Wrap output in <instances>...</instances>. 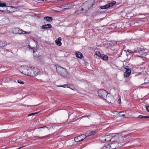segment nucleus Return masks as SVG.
I'll return each instance as SVG.
<instances>
[{"instance_id":"bb28decb","label":"nucleus","mask_w":149,"mask_h":149,"mask_svg":"<svg viewBox=\"0 0 149 149\" xmlns=\"http://www.w3.org/2000/svg\"><path fill=\"white\" fill-rule=\"evenodd\" d=\"M95 54L98 56L100 57L101 54L98 51H96L95 52Z\"/></svg>"},{"instance_id":"412c9836","label":"nucleus","mask_w":149,"mask_h":149,"mask_svg":"<svg viewBox=\"0 0 149 149\" xmlns=\"http://www.w3.org/2000/svg\"><path fill=\"white\" fill-rule=\"evenodd\" d=\"M145 49H144L143 48H138L135 49V50H136V52H139L140 51H141L143 50H145Z\"/></svg>"},{"instance_id":"c9c22d12","label":"nucleus","mask_w":149,"mask_h":149,"mask_svg":"<svg viewBox=\"0 0 149 149\" xmlns=\"http://www.w3.org/2000/svg\"><path fill=\"white\" fill-rule=\"evenodd\" d=\"M118 103L120 104V102H121V99L120 98H119L118 100Z\"/></svg>"},{"instance_id":"2f4dec72","label":"nucleus","mask_w":149,"mask_h":149,"mask_svg":"<svg viewBox=\"0 0 149 149\" xmlns=\"http://www.w3.org/2000/svg\"><path fill=\"white\" fill-rule=\"evenodd\" d=\"M146 107L147 111L148 112H149V106H146Z\"/></svg>"},{"instance_id":"7c9ffc66","label":"nucleus","mask_w":149,"mask_h":149,"mask_svg":"<svg viewBox=\"0 0 149 149\" xmlns=\"http://www.w3.org/2000/svg\"><path fill=\"white\" fill-rule=\"evenodd\" d=\"M17 82L19 83L20 84H24V83L20 80H18Z\"/></svg>"},{"instance_id":"9b49d317","label":"nucleus","mask_w":149,"mask_h":149,"mask_svg":"<svg viewBox=\"0 0 149 149\" xmlns=\"http://www.w3.org/2000/svg\"><path fill=\"white\" fill-rule=\"evenodd\" d=\"M104 140L107 142H112V136L107 135L105 136Z\"/></svg>"},{"instance_id":"6ab92c4d","label":"nucleus","mask_w":149,"mask_h":149,"mask_svg":"<svg viewBox=\"0 0 149 149\" xmlns=\"http://www.w3.org/2000/svg\"><path fill=\"white\" fill-rule=\"evenodd\" d=\"M7 44L5 42H0V48L4 47Z\"/></svg>"},{"instance_id":"c03bdc74","label":"nucleus","mask_w":149,"mask_h":149,"mask_svg":"<svg viewBox=\"0 0 149 149\" xmlns=\"http://www.w3.org/2000/svg\"><path fill=\"white\" fill-rule=\"evenodd\" d=\"M0 10L2 12H3L4 11L3 10H1V9H0Z\"/></svg>"},{"instance_id":"f3484780","label":"nucleus","mask_w":149,"mask_h":149,"mask_svg":"<svg viewBox=\"0 0 149 149\" xmlns=\"http://www.w3.org/2000/svg\"><path fill=\"white\" fill-rule=\"evenodd\" d=\"M44 19L45 20H46L47 21L49 22H51L53 20L52 17L49 16H47L44 17Z\"/></svg>"},{"instance_id":"f8f14e48","label":"nucleus","mask_w":149,"mask_h":149,"mask_svg":"<svg viewBox=\"0 0 149 149\" xmlns=\"http://www.w3.org/2000/svg\"><path fill=\"white\" fill-rule=\"evenodd\" d=\"M52 26L50 24H45L44 25H42V26L41 28L42 29H48L49 28H52Z\"/></svg>"},{"instance_id":"f03ea898","label":"nucleus","mask_w":149,"mask_h":149,"mask_svg":"<svg viewBox=\"0 0 149 149\" xmlns=\"http://www.w3.org/2000/svg\"><path fill=\"white\" fill-rule=\"evenodd\" d=\"M95 0H89L84 3L81 6L85 13L88 10L94 5Z\"/></svg>"},{"instance_id":"cd10ccee","label":"nucleus","mask_w":149,"mask_h":149,"mask_svg":"<svg viewBox=\"0 0 149 149\" xmlns=\"http://www.w3.org/2000/svg\"><path fill=\"white\" fill-rule=\"evenodd\" d=\"M6 4L5 3L0 2V7H4L6 6Z\"/></svg>"},{"instance_id":"37998d69","label":"nucleus","mask_w":149,"mask_h":149,"mask_svg":"<svg viewBox=\"0 0 149 149\" xmlns=\"http://www.w3.org/2000/svg\"><path fill=\"white\" fill-rule=\"evenodd\" d=\"M137 56L138 57H143V56H139V55H137Z\"/></svg>"},{"instance_id":"9d476101","label":"nucleus","mask_w":149,"mask_h":149,"mask_svg":"<svg viewBox=\"0 0 149 149\" xmlns=\"http://www.w3.org/2000/svg\"><path fill=\"white\" fill-rule=\"evenodd\" d=\"M75 13L77 14H79L82 13H85L83 10L82 6L80 7L75 11Z\"/></svg>"},{"instance_id":"ea45409f","label":"nucleus","mask_w":149,"mask_h":149,"mask_svg":"<svg viewBox=\"0 0 149 149\" xmlns=\"http://www.w3.org/2000/svg\"><path fill=\"white\" fill-rule=\"evenodd\" d=\"M60 11H57V10H55V13H58V12H59Z\"/></svg>"},{"instance_id":"39448f33","label":"nucleus","mask_w":149,"mask_h":149,"mask_svg":"<svg viewBox=\"0 0 149 149\" xmlns=\"http://www.w3.org/2000/svg\"><path fill=\"white\" fill-rule=\"evenodd\" d=\"M12 31L13 33H14L16 34H21L24 33H25L26 34H29V33L28 32H26L23 31L22 29H20L19 28H17L13 29Z\"/></svg>"},{"instance_id":"58836bf2","label":"nucleus","mask_w":149,"mask_h":149,"mask_svg":"<svg viewBox=\"0 0 149 149\" xmlns=\"http://www.w3.org/2000/svg\"><path fill=\"white\" fill-rule=\"evenodd\" d=\"M40 111H39V112H35L34 113H35V114H38V113Z\"/></svg>"},{"instance_id":"a18cd8bd","label":"nucleus","mask_w":149,"mask_h":149,"mask_svg":"<svg viewBox=\"0 0 149 149\" xmlns=\"http://www.w3.org/2000/svg\"><path fill=\"white\" fill-rule=\"evenodd\" d=\"M126 67H128V66H126V67L125 68V69H127V68H126Z\"/></svg>"},{"instance_id":"dca6fc26","label":"nucleus","mask_w":149,"mask_h":149,"mask_svg":"<svg viewBox=\"0 0 149 149\" xmlns=\"http://www.w3.org/2000/svg\"><path fill=\"white\" fill-rule=\"evenodd\" d=\"M116 3V1H113L112 2L108 4H107V5L108 8L112 6H113Z\"/></svg>"},{"instance_id":"4468645a","label":"nucleus","mask_w":149,"mask_h":149,"mask_svg":"<svg viewBox=\"0 0 149 149\" xmlns=\"http://www.w3.org/2000/svg\"><path fill=\"white\" fill-rule=\"evenodd\" d=\"M75 55L76 57L79 58H81L82 57H83L81 53L79 52H77L75 53Z\"/></svg>"},{"instance_id":"a19ab883","label":"nucleus","mask_w":149,"mask_h":149,"mask_svg":"<svg viewBox=\"0 0 149 149\" xmlns=\"http://www.w3.org/2000/svg\"><path fill=\"white\" fill-rule=\"evenodd\" d=\"M32 49L33 50V53H34L35 52V50L33 49V48H32Z\"/></svg>"},{"instance_id":"1a4fd4ad","label":"nucleus","mask_w":149,"mask_h":149,"mask_svg":"<svg viewBox=\"0 0 149 149\" xmlns=\"http://www.w3.org/2000/svg\"><path fill=\"white\" fill-rule=\"evenodd\" d=\"M131 72V71L130 69H127L124 74V77L125 78L128 77L130 75Z\"/></svg>"},{"instance_id":"5701e85b","label":"nucleus","mask_w":149,"mask_h":149,"mask_svg":"<svg viewBox=\"0 0 149 149\" xmlns=\"http://www.w3.org/2000/svg\"><path fill=\"white\" fill-rule=\"evenodd\" d=\"M124 113V111H120V113L119 114V116H121V117H124V116H125V114H123V113Z\"/></svg>"},{"instance_id":"79ce46f5","label":"nucleus","mask_w":149,"mask_h":149,"mask_svg":"<svg viewBox=\"0 0 149 149\" xmlns=\"http://www.w3.org/2000/svg\"><path fill=\"white\" fill-rule=\"evenodd\" d=\"M23 146H22V147H19V148H17V149H21V148H22L23 147Z\"/></svg>"},{"instance_id":"aec40b11","label":"nucleus","mask_w":149,"mask_h":149,"mask_svg":"<svg viewBox=\"0 0 149 149\" xmlns=\"http://www.w3.org/2000/svg\"><path fill=\"white\" fill-rule=\"evenodd\" d=\"M138 118H148V116H143L141 115H140L138 117Z\"/></svg>"},{"instance_id":"4c0bfd02","label":"nucleus","mask_w":149,"mask_h":149,"mask_svg":"<svg viewBox=\"0 0 149 149\" xmlns=\"http://www.w3.org/2000/svg\"><path fill=\"white\" fill-rule=\"evenodd\" d=\"M63 7H64V6H61L60 7V8H63Z\"/></svg>"},{"instance_id":"a211bd4d","label":"nucleus","mask_w":149,"mask_h":149,"mask_svg":"<svg viewBox=\"0 0 149 149\" xmlns=\"http://www.w3.org/2000/svg\"><path fill=\"white\" fill-rule=\"evenodd\" d=\"M64 7H65V8H63V9L70 8L72 7V5L70 3L65 4L64 5Z\"/></svg>"},{"instance_id":"49530a36","label":"nucleus","mask_w":149,"mask_h":149,"mask_svg":"<svg viewBox=\"0 0 149 149\" xmlns=\"http://www.w3.org/2000/svg\"><path fill=\"white\" fill-rule=\"evenodd\" d=\"M148 118H149V115L148 116Z\"/></svg>"},{"instance_id":"e433bc0d","label":"nucleus","mask_w":149,"mask_h":149,"mask_svg":"<svg viewBox=\"0 0 149 149\" xmlns=\"http://www.w3.org/2000/svg\"><path fill=\"white\" fill-rule=\"evenodd\" d=\"M91 135H91V134L90 133L89 134H88V135H87V136H86V137H88V136H91Z\"/></svg>"},{"instance_id":"7ed1b4c3","label":"nucleus","mask_w":149,"mask_h":149,"mask_svg":"<svg viewBox=\"0 0 149 149\" xmlns=\"http://www.w3.org/2000/svg\"><path fill=\"white\" fill-rule=\"evenodd\" d=\"M56 71L58 74L63 77L66 76L68 74V72L66 70L61 67H57Z\"/></svg>"},{"instance_id":"473e14b6","label":"nucleus","mask_w":149,"mask_h":149,"mask_svg":"<svg viewBox=\"0 0 149 149\" xmlns=\"http://www.w3.org/2000/svg\"><path fill=\"white\" fill-rule=\"evenodd\" d=\"M96 132L95 131H92L90 133L92 135L94 134Z\"/></svg>"},{"instance_id":"a878e982","label":"nucleus","mask_w":149,"mask_h":149,"mask_svg":"<svg viewBox=\"0 0 149 149\" xmlns=\"http://www.w3.org/2000/svg\"><path fill=\"white\" fill-rule=\"evenodd\" d=\"M127 51L129 53H135L136 52V50H135V49H134V50H131L128 49L127 50Z\"/></svg>"},{"instance_id":"ddd939ff","label":"nucleus","mask_w":149,"mask_h":149,"mask_svg":"<svg viewBox=\"0 0 149 149\" xmlns=\"http://www.w3.org/2000/svg\"><path fill=\"white\" fill-rule=\"evenodd\" d=\"M61 37H59L58 39L55 40V43L57 45L60 46L61 45L62 43L61 41Z\"/></svg>"},{"instance_id":"2eb2a0df","label":"nucleus","mask_w":149,"mask_h":149,"mask_svg":"<svg viewBox=\"0 0 149 149\" xmlns=\"http://www.w3.org/2000/svg\"><path fill=\"white\" fill-rule=\"evenodd\" d=\"M100 57L104 60L107 61L108 59V56L103 54H101Z\"/></svg>"},{"instance_id":"0eeeda50","label":"nucleus","mask_w":149,"mask_h":149,"mask_svg":"<svg viewBox=\"0 0 149 149\" xmlns=\"http://www.w3.org/2000/svg\"><path fill=\"white\" fill-rule=\"evenodd\" d=\"M86 138V136L84 134H81L76 137L74 138V141L76 142L81 141Z\"/></svg>"},{"instance_id":"f257e3e1","label":"nucleus","mask_w":149,"mask_h":149,"mask_svg":"<svg viewBox=\"0 0 149 149\" xmlns=\"http://www.w3.org/2000/svg\"><path fill=\"white\" fill-rule=\"evenodd\" d=\"M22 73L31 77H35L38 74L37 71L35 70L34 69H32L31 68L29 69L27 66L24 67V69L23 70Z\"/></svg>"},{"instance_id":"20e7f679","label":"nucleus","mask_w":149,"mask_h":149,"mask_svg":"<svg viewBox=\"0 0 149 149\" xmlns=\"http://www.w3.org/2000/svg\"><path fill=\"white\" fill-rule=\"evenodd\" d=\"M99 97L102 99H105L108 94L107 92L104 90L100 89L97 91Z\"/></svg>"},{"instance_id":"b1692460","label":"nucleus","mask_w":149,"mask_h":149,"mask_svg":"<svg viewBox=\"0 0 149 149\" xmlns=\"http://www.w3.org/2000/svg\"><path fill=\"white\" fill-rule=\"evenodd\" d=\"M49 136V135H46L45 136H42V137H39L38 136L36 137V138L38 139H43L44 138H45Z\"/></svg>"},{"instance_id":"c85d7f7f","label":"nucleus","mask_w":149,"mask_h":149,"mask_svg":"<svg viewBox=\"0 0 149 149\" xmlns=\"http://www.w3.org/2000/svg\"><path fill=\"white\" fill-rule=\"evenodd\" d=\"M108 145L107 146H103L101 149H109V147H107Z\"/></svg>"},{"instance_id":"4be33fe9","label":"nucleus","mask_w":149,"mask_h":149,"mask_svg":"<svg viewBox=\"0 0 149 149\" xmlns=\"http://www.w3.org/2000/svg\"><path fill=\"white\" fill-rule=\"evenodd\" d=\"M100 8L101 9H105L108 8L107 4L104 6H101Z\"/></svg>"},{"instance_id":"393cba45","label":"nucleus","mask_w":149,"mask_h":149,"mask_svg":"<svg viewBox=\"0 0 149 149\" xmlns=\"http://www.w3.org/2000/svg\"><path fill=\"white\" fill-rule=\"evenodd\" d=\"M39 128L43 129H45V130H48L49 131V130L50 129L49 128L46 126H44L41 127H40Z\"/></svg>"},{"instance_id":"72a5a7b5","label":"nucleus","mask_w":149,"mask_h":149,"mask_svg":"<svg viewBox=\"0 0 149 149\" xmlns=\"http://www.w3.org/2000/svg\"><path fill=\"white\" fill-rule=\"evenodd\" d=\"M35 115V113H31L30 114H29L28 115V116H31V115Z\"/></svg>"},{"instance_id":"6e6552de","label":"nucleus","mask_w":149,"mask_h":149,"mask_svg":"<svg viewBox=\"0 0 149 149\" xmlns=\"http://www.w3.org/2000/svg\"><path fill=\"white\" fill-rule=\"evenodd\" d=\"M112 143L108 145L107 147H109V149H115L118 147V142H112Z\"/></svg>"},{"instance_id":"423d86ee","label":"nucleus","mask_w":149,"mask_h":149,"mask_svg":"<svg viewBox=\"0 0 149 149\" xmlns=\"http://www.w3.org/2000/svg\"><path fill=\"white\" fill-rule=\"evenodd\" d=\"M122 136L121 134L120 133L116 134L115 135L112 136V142H118L120 141V139L121 138Z\"/></svg>"},{"instance_id":"c756f323","label":"nucleus","mask_w":149,"mask_h":149,"mask_svg":"<svg viewBox=\"0 0 149 149\" xmlns=\"http://www.w3.org/2000/svg\"><path fill=\"white\" fill-rule=\"evenodd\" d=\"M59 87H64V88H65L66 87L68 88V85L67 84H66L63 85H61V86H59Z\"/></svg>"},{"instance_id":"f704fd0d","label":"nucleus","mask_w":149,"mask_h":149,"mask_svg":"<svg viewBox=\"0 0 149 149\" xmlns=\"http://www.w3.org/2000/svg\"><path fill=\"white\" fill-rule=\"evenodd\" d=\"M68 88H69V87ZM69 88H70L72 90H74V86H72V88L69 87Z\"/></svg>"}]
</instances>
